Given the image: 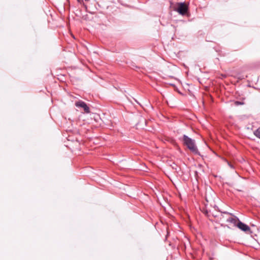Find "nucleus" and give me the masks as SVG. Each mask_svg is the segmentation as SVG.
Masks as SVG:
<instances>
[{
  "mask_svg": "<svg viewBox=\"0 0 260 260\" xmlns=\"http://www.w3.org/2000/svg\"><path fill=\"white\" fill-rule=\"evenodd\" d=\"M184 144L193 153L199 154V151L197 146L195 145L194 140L191 139L186 135L183 137Z\"/></svg>",
  "mask_w": 260,
  "mask_h": 260,
  "instance_id": "obj_1",
  "label": "nucleus"
},
{
  "mask_svg": "<svg viewBox=\"0 0 260 260\" xmlns=\"http://www.w3.org/2000/svg\"><path fill=\"white\" fill-rule=\"evenodd\" d=\"M188 9L187 5L184 3H180L177 4V8L176 11H177L180 14L185 15Z\"/></svg>",
  "mask_w": 260,
  "mask_h": 260,
  "instance_id": "obj_2",
  "label": "nucleus"
},
{
  "mask_svg": "<svg viewBox=\"0 0 260 260\" xmlns=\"http://www.w3.org/2000/svg\"><path fill=\"white\" fill-rule=\"evenodd\" d=\"M75 106L77 107H80L82 108L86 113H89L90 112V109L87 106V104L82 101H79L75 103Z\"/></svg>",
  "mask_w": 260,
  "mask_h": 260,
  "instance_id": "obj_3",
  "label": "nucleus"
},
{
  "mask_svg": "<svg viewBox=\"0 0 260 260\" xmlns=\"http://www.w3.org/2000/svg\"><path fill=\"white\" fill-rule=\"evenodd\" d=\"M236 226H237L239 229L245 232H249L250 231V229L249 226L239 220H238Z\"/></svg>",
  "mask_w": 260,
  "mask_h": 260,
  "instance_id": "obj_4",
  "label": "nucleus"
},
{
  "mask_svg": "<svg viewBox=\"0 0 260 260\" xmlns=\"http://www.w3.org/2000/svg\"><path fill=\"white\" fill-rule=\"evenodd\" d=\"M238 220L239 219L237 217L232 216H230L226 219L227 222L231 223L234 226H236Z\"/></svg>",
  "mask_w": 260,
  "mask_h": 260,
  "instance_id": "obj_5",
  "label": "nucleus"
},
{
  "mask_svg": "<svg viewBox=\"0 0 260 260\" xmlns=\"http://www.w3.org/2000/svg\"><path fill=\"white\" fill-rule=\"evenodd\" d=\"M253 134L255 137L260 139V127L257 128Z\"/></svg>",
  "mask_w": 260,
  "mask_h": 260,
  "instance_id": "obj_6",
  "label": "nucleus"
}]
</instances>
